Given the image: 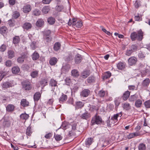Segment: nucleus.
Returning a JSON list of instances; mask_svg holds the SVG:
<instances>
[{
    "label": "nucleus",
    "instance_id": "f257e3e1",
    "mask_svg": "<svg viewBox=\"0 0 150 150\" xmlns=\"http://www.w3.org/2000/svg\"><path fill=\"white\" fill-rule=\"evenodd\" d=\"M144 32L141 29H140L137 32H133L131 33L130 38L133 41L137 40L139 41H141L143 38Z\"/></svg>",
    "mask_w": 150,
    "mask_h": 150
},
{
    "label": "nucleus",
    "instance_id": "f03ea898",
    "mask_svg": "<svg viewBox=\"0 0 150 150\" xmlns=\"http://www.w3.org/2000/svg\"><path fill=\"white\" fill-rule=\"evenodd\" d=\"M68 25L69 26L72 25V27L74 28L76 27L77 28H79L82 27L83 24L81 21H77L76 19L73 18L72 20L69 19Z\"/></svg>",
    "mask_w": 150,
    "mask_h": 150
},
{
    "label": "nucleus",
    "instance_id": "7ed1b4c3",
    "mask_svg": "<svg viewBox=\"0 0 150 150\" xmlns=\"http://www.w3.org/2000/svg\"><path fill=\"white\" fill-rule=\"evenodd\" d=\"M102 119L101 117L98 115L97 113L92 118L91 123L92 125L96 124H100L102 122Z\"/></svg>",
    "mask_w": 150,
    "mask_h": 150
},
{
    "label": "nucleus",
    "instance_id": "20e7f679",
    "mask_svg": "<svg viewBox=\"0 0 150 150\" xmlns=\"http://www.w3.org/2000/svg\"><path fill=\"white\" fill-rule=\"evenodd\" d=\"M22 88L25 91H29L32 88L31 84L29 81H24L22 82Z\"/></svg>",
    "mask_w": 150,
    "mask_h": 150
},
{
    "label": "nucleus",
    "instance_id": "39448f33",
    "mask_svg": "<svg viewBox=\"0 0 150 150\" xmlns=\"http://www.w3.org/2000/svg\"><path fill=\"white\" fill-rule=\"evenodd\" d=\"M12 119L11 117H5L3 123V125L4 127H9L11 123Z\"/></svg>",
    "mask_w": 150,
    "mask_h": 150
},
{
    "label": "nucleus",
    "instance_id": "423d86ee",
    "mask_svg": "<svg viewBox=\"0 0 150 150\" xmlns=\"http://www.w3.org/2000/svg\"><path fill=\"white\" fill-rule=\"evenodd\" d=\"M147 50L146 49L142 50L139 52L138 54V57L142 60L145 59L146 55L147 54Z\"/></svg>",
    "mask_w": 150,
    "mask_h": 150
},
{
    "label": "nucleus",
    "instance_id": "0eeeda50",
    "mask_svg": "<svg viewBox=\"0 0 150 150\" xmlns=\"http://www.w3.org/2000/svg\"><path fill=\"white\" fill-rule=\"evenodd\" d=\"M14 86L13 83L11 82L6 81L2 83L1 86L3 88L7 89Z\"/></svg>",
    "mask_w": 150,
    "mask_h": 150
},
{
    "label": "nucleus",
    "instance_id": "6e6552de",
    "mask_svg": "<svg viewBox=\"0 0 150 150\" xmlns=\"http://www.w3.org/2000/svg\"><path fill=\"white\" fill-rule=\"evenodd\" d=\"M23 12L25 13L29 12L32 9V6L29 4H25L22 8Z\"/></svg>",
    "mask_w": 150,
    "mask_h": 150
},
{
    "label": "nucleus",
    "instance_id": "1a4fd4ad",
    "mask_svg": "<svg viewBox=\"0 0 150 150\" xmlns=\"http://www.w3.org/2000/svg\"><path fill=\"white\" fill-rule=\"evenodd\" d=\"M137 59L135 57H131L128 60V64L129 65H135L137 62Z\"/></svg>",
    "mask_w": 150,
    "mask_h": 150
},
{
    "label": "nucleus",
    "instance_id": "9d476101",
    "mask_svg": "<svg viewBox=\"0 0 150 150\" xmlns=\"http://www.w3.org/2000/svg\"><path fill=\"white\" fill-rule=\"evenodd\" d=\"M74 105L75 106V109L78 110L81 109L83 107L84 103L81 101H77L75 102V105Z\"/></svg>",
    "mask_w": 150,
    "mask_h": 150
},
{
    "label": "nucleus",
    "instance_id": "9b49d317",
    "mask_svg": "<svg viewBox=\"0 0 150 150\" xmlns=\"http://www.w3.org/2000/svg\"><path fill=\"white\" fill-rule=\"evenodd\" d=\"M90 93V91L87 89L83 90L81 93V96L83 97H87Z\"/></svg>",
    "mask_w": 150,
    "mask_h": 150
},
{
    "label": "nucleus",
    "instance_id": "f8f14e48",
    "mask_svg": "<svg viewBox=\"0 0 150 150\" xmlns=\"http://www.w3.org/2000/svg\"><path fill=\"white\" fill-rule=\"evenodd\" d=\"M126 66V64L125 62H120L117 65V68L120 70H122L125 69Z\"/></svg>",
    "mask_w": 150,
    "mask_h": 150
},
{
    "label": "nucleus",
    "instance_id": "ddd939ff",
    "mask_svg": "<svg viewBox=\"0 0 150 150\" xmlns=\"http://www.w3.org/2000/svg\"><path fill=\"white\" fill-rule=\"evenodd\" d=\"M32 27L31 24L30 23L26 22L23 25L22 28L24 29L28 30L31 29Z\"/></svg>",
    "mask_w": 150,
    "mask_h": 150
},
{
    "label": "nucleus",
    "instance_id": "4468645a",
    "mask_svg": "<svg viewBox=\"0 0 150 150\" xmlns=\"http://www.w3.org/2000/svg\"><path fill=\"white\" fill-rule=\"evenodd\" d=\"M140 135V133L139 132H135L134 133H131L129 134L127 136V138L128 139H130L132 138H134L136 137L139 136Z\"/></svg>",
    "mask_w": 150,
    "mask_h": 150
},
{
    "label": "nucleus",
    "instance_id": "2eb2a0df",
    "mask_svg": "<svg viewBox=\"0 0 150 150\" xmlns=\"http://www.w3.org/2000/svg\"><path fill=\"white\" fill-rule=\"evenodd\" d=\"M130 93V92L127 91H125L123 93L122 97L123 100H126L129 98Z\"/></svg>",
    "mask_w": 150,
    "mask_h": 150
},
{
    "label": "nucleus",
    "instance_id": "dca6fc26",
    "mask_svg": "<svg viewBox=\"0 0 150 150\" xmlns=\"http://www.w3.org/2000/svg\"><path fill=\"white\" fill-rule=\"evenodd\" d=\"M6 111L9 112L13 111L15 109V106L13 104H10L7 105L6 107Z\"/></svg>",
    "mask_w": 150,
    "mask_h": 150
},
{
    "label": "nucleus",
    "instance_id": "f3484780",
    "mask_svg": "<svg viewBox=\"0 0 150 150\" xmlns=\"http://www.w3.org/2000/svg\"><path fill=\"white\" fill-rule=\"evenodd\" d=\"M44 21L42 18L38 19L36 23V25L38 27H42L44 24Z\"/></svg>",
    "mask_w": 150,
    "mask_h": 150
},
{
    "label": "nucleus",
    "instance_id": "a211bd4d",
    "mask_svg": "<svg viewBox=\"0 0 150 150\" xmlns=\"http://www.w3.org/2000/svg\"><path fill=\"white\" fill-rule=\"evenodd\" d=\"M75 62L76 64L80 63L82 60L81 56L79 54H76L75 57Z\"/></svg>",
    "mask_w": 150,
    "mask_h": 150
},
{
    "label": "nucleus",
    "instance_id": "6ab92c4d",
    "mask_svg": "<svg viewBox=\"0 0 150 150\" xmlns=\"http://www.w3.org/2000/svg\"><path fill=\"white\" fill-rule=\"evenodd\" d=\"M57 61L58 60L56 58L52 57L50 58L49 62L50 65L53 66L56 64Z\"/></svg>",
    "mask_w": 150,
    "mask_h": 150
},
{
    "label": "nucleus",
    "instance_id": "aec40b11",
    "mask_svg": "<svg viewBox=\"0 0 150 150\" xmlns=\"http://www.w3.org/2000/svg\"><path fill=\"white\" fill-rule=\"evenodd\" d=\"M67 96L66 95L62 93L61 96L59 99V102L60 103H63V102L66 101L67 100Z\"/></svg>",
    "mask_w": 150,
    "mask_h": 150
},
{
    "label": "nucleus",
    "instance_id": "412c9836",
    "mask_svg": "<svg viewBox=\"0 0 150 150\" xmlns=\"http://www.w3.org/2000/svg\"><path fill=\"white\" fill-rule=\"evenodd\" d=\"M150 83V79L149 78H146L144 79L142 83V86L144 87H148Z\"/></svg>",
    "mask_w": 150,
    "mask_h": 150
},
{
    "label": "nucleus",
    "instance_id": "4be33fe9",
    "mask_svg": "<svg viewBox=\"0 0 150 150\" xmlns=\"http://www.w3.org/2000/svg\"><path fill=\"white\" fill-rule=\"evenodd\" d=\"M90 74V71L89 70H86L83 71L81 74V77L84 79L87 78L89 76Z\"/></svg>",
    "mask_w": 150,
    "mask_h": 150
},
{
    "label": "nucleus",
    "instance_id": "5701e85b",
    "mask_svg": "<svg viewBox=\"0 0 150 150\" xmlns=\"http://www.w3.org/2000/svg\"><path fill=\"white\" fill-rule=\"evenodd\" d=\"M41 96V93L39 92L35 93L34 95L33 98L35 101H38Z\"/></svg>",
    "mask_w": 150,
    "mask_h": 150
},
{
    "label": "nucleus",
    "instance_id": "b1692460",
    "mask_svg": "<svg viewBox=\"0 0 150 150\" xmlns=\"http://www.w3.org/2000/svg\"><path fill=\"white\" fill-rule=\"evenodd\" d=\"M21 104L23 107H25L29 105V103L26 99H23L21 101Z\"/></svg>",
    "mask_w": 150,
    "mask_h": 150
},
{
    "label": "nucleus",
    "instance_id": "393cba45",
    "mask_svg": "<svg viewBox=\"0 0 150 150\" xmlns=\"http://www.w3.org/2000/svg\"><path fill=\"white\" fill-rule=\"evenodd\" d=\"M50 10V7L48 6H44L42 9V12L45 14H47Z\"/></svg>",
    "mask_w": 150,
    "mask_h": 150
},
{
    "label": "nucleus",
    "instance_id": "a878e982",
    "mask_svg": "<svg viewBox=\"0 0 150 150\" xmlns=\"http://www.w3.org/2000/svg\"><path fill=\"white\" fill-rule=\"evenodd\" d=\"M138 96L136 94H135L133 95H131L129 98V100L130 102H134L135 100H136L138 98Z\"/></svg>",
    "mask_w": 150,
    "mask_h": 150
},
{
    "label": "nucleus",
    "instance_id": "bb28decb",
    "mask_svg": "<svg viewBox=\"0 0 150 150\" xmlns=\"http://www.w3.org/2000/svg\"><path fill=\"white\" fill-rule=\"evenodd\" d=\"M90 117V113L86 112L83 114L81 116V117L83 119L87 120Z\"/></svg>",
    "mask_w": 150,
    "mask_h": 150
},
{
    "label": "nucleus",
    "instance_id": "cd10ccee",
    "mask_svg": "<svg viewBox=\"0 0 150 150\" xmlns=\"http://www.w3.org/2000/svg\"><path fill=\"white\" fill-rule=\"evenodd\" d=\"M70 65L69 64H67L62 67V69L63 71L66 72L69 71L70 69Z\"/></svg>",
    "mask_w": 150,
    "mask_h": 150
},
{
    "label": "nucleus",
    "instance_id": "c85d7f7f",
    "mask_svg": "<svg viewBox=\"0 0 150 150\" xmlns=\"http://www.w3.org/2000/svg\"><path fill=\"white\" fill-rule=\"evenodd\" d=\"M20 71V68L18 66L14 67L12 69V72L14 74H16L18 73Z\"/></svg>",
    "mask_w": 150,
    "mask_h": 150
},
{
    "label": "nucleus",
    "instance_id": "c756f323",
    "mask_svg": "<svg viewBox=\"0 0 150 150\" xmlns=\"http://www.w3.org/2000/svg\"><path fill=\"white\" fill-rule=\"evenodd\" d=\"M57 82L53 79H51L50 81L49 85L51 86H57Z\"/></svg>",
    "mask_w": 150,
    "mask_h": 150
},
{
    "label": "nucleus",
    "instance_id": "7c9ffc66",
    "mask_svg": "<svg viewBox=\"0 0 150 150\" xmlns=\"http://www.w3.org/2000/svg\"><path fill=\"white\" fill-rule=\"evenodd\" d=\"M142 104V101L140 99L137 100L135 102V105L137 108H140Z\"/></svg>",
    "mask_w": 150,
    "mask_h": 150
},
{
    "label": "nucleus",
    "instance_id": "2f4dec72",
    "mask_svg": "<svg viewBox=\"0 0 150 150\" xmlns=\"http://www.w3.org/2000/svg\"><path fill=\"white\" fill-rule=\"evenodd\" d=\"M139 69L143 71V73L146 74V69L145 68V65L142 64H139Z\"/></svg>",
    "mask_w": 150,
    "mask_h": 150
},
{
    "label": "nucleus",
    "instance_id": "473e14b6",
    "mask_svg": "<svg viewBox=\"0 0 150 150\" xmlns=\"http://www.w3.org/2000/svg\"><path fill=\"white\" fill-rule=\"evenodd\" d=\"M43 35V37H46L49 36H51V31L49 30H45L42 32Z\"/></svg>",
    "mask_w": 150,
    "mask_h": 150
},
{
    "label": "nucleus",
    "instance_id": "72a5a7b5",
    "mask_svg": "<svg viewBox=\"0 0 150 150\" xmlns=\"http://www.w3.org/2000/svg\"><path fill=\"white\" fill-rule=\"evenodd\" d=\"M123 108L126 110H128L131 109V106L129 103H126L123 104Z\"/></svg>",
    "mask_w": 150,
    "mask_h": 150
},
{
    "label": "nucleus",
    "instance_id": "f704fd0d",
    "mask_svg": "<svg viewBox=\"0 0 150 150\" xmlns=\"http://www.w3.org/2000/svg\"><path fill=\"white\" fill-rule=\"evenodd\" d=\"M138 149L139 150H146V146L145 144L143 143H141L139 144Z\"/></svg>",
    "mask_w": 150,
    "mask_h": 150
},
{
    "label": "nucleus",
    "instance_id": "c9c22d12",
    "mask_svg": "<svg viewBox=\"0 0 150 150\" xmlns=\"http://www.w3.org/2000/svg\"><path fill=\"white\" fill-rule=\"evenodd\" d=\"M138 46L136 44H133L129 48L133 52L136 51L138 49Z\"/></svg>",
    "mask_w": 150,
    "mask_h": 150
},
{
    "label": "nucleus",
    "instance_id": "e433bc0d",
    "mask_svg": "<svg viewBox=\"0 0 150 150\" xmlns=\"http://www.w3.org/2000/svg\"><path fill=\"white\" fill-rule=\"evenodd\" d=\"M111 76V73L109 71H107L104 74L103 76V79L105 80L106 79L109 78Z\"/></svg>",
    "mask_w": 150,
    "mask_h": 150
},
{
    "label": "nucleus",
    "instance_id": "4c0bfd02",
    "mask_svg": "<svg viewBox=\"0 0 150 150\" xmlns=\"http://www.w3.org/2000/svg\"><path fill=\"white\" fill-rule=\"evenodd\" d=\"M93 142V139L92 138H88L86 140L85 144L87 146H89Z\"/></svg>",
    "mask_w": 150,
    "mask_h": 150
},
{
    "label": "nucleus",
    "instance_id": "58836bf2",
    "mask_svg": "<svg viewBox=\"0 0 150 150\" xmlns=\"http://www.w3.org/2000/svg\"><path fill=\"white\" fill-rule=\"evenodd\" d=\"M20 118L22 120H26L29 117V115L25 113H22L20 116Z\"/></svg>",
    "mask_w": 150,
    "mask_h": 150
},
{
    "label": "nucleus",
    "instance_id": "ea45409f",
    "mask_svg": "<svg viewBox=\"0 0 150 150\" xmlns=\"http://www.w3.org/2000/svg\"><path fill=\"white\" fill-rule=\"evenodd\" d=\"M8 57L9 58L11 59L14 56V52L12 50H10L8 52Z\"/></svg>",
    "mask_w": 150,
    "mask_h": 150
},
{
    "label": "nucleus",
    "instance_id": "a19ab883",
    "mask_svg": "<svg viewBox=\"0 0 150 150\" xmlns=\"http://www.w3.org/2000/svg\"><path fill=\"white\" fill-rule=\"evenodd\" d=\"M47 22L50 25L53 24L55 23V19L52 17H50L47 19Z\"/></svg>",
    "mask_w": 150,
    "mask_h": 150
},
{
    "label": "nucleus",
    "instance_id": "79ce46f5",
    "mask_svg": "<svg viewBox=\"0 0 150 150\" xmlns=\"http://www.w3.org/2000/svg\"><path fill=\"white\" fill-rule=\"evenodd\" d=\"M20 41V38L18 36H15L13 38V43L15 44H17L19 43Z\"/></svg>",
    "mask_w": 150,
    "mask_h": 150
},
{
    "label": "nucleus",
    "instance_id": "37998d69",
    "mask_svg": "<svg viewBox=\"0 0 150 150\" xmlns=\"http://www.w3.org/2000/svg\"><path fill=\"white\" fill-rule=\"evenodd\" d=\"M41 11L38 9H35L33 12L32 14L35 16H38L40 14Z\"/></svg>",
    "mask_w": 150,
    "mask_h": 150
},
{
    "label": "nucleus",
    "instance_id": "c03bdc74",
    "mask_svg": "<svg viewBox=\"0 0 150 150\" xmlns=\"http://www.w3.org/2000/svg\"><path fill=\"white\" fill-rule=\"evenodd\" d=\"M39 57V54L37 52H35L32 55V58L33 60L37 59Z\"/></svg>",
    "mask_w": 150,
    "mask_h": 150
},
{
    "label": "nucleus",
    "instance_id": "a18cd8bd",
    "mask_svg": "<svg viewBox=\"0 0 150 150\" xmlns=\"http://www.w3.org/2000/svg\"><path fill=\"white\" fill-rule=\"evenodd\" d=\"M25 57L24 55H22L21 57H18L17 59V62L18 63L22 64L24 61Z\"/></svg>",
    "mask_w": 150,
    "mask_h": 150
},
{
    "label": "nucleus",
    "instance_id": "49530a36",
    "mask_svg": "<svg viewBox=\"0 0 150 150\" xmlns=\"http://www.w3.org/2000/svg\"><path fill=\"white\" fill-rule=\"evenodd\" d=\"M141 2L140 0H137L134 3V5L136 8L137 9L141 6Z\"/></svg>",
    "mask_w": 150,
    "mask_h": 150
},
{
    "label": "nucleus",
    "instance_id": "de8ad7c7",
    "mask_svg": "<svg viewBox=\"0 0 150 150\" xmlns=\"http://www.w3.org/2000/svg\"><path fill=\"white\" fill-rule=\"evenodd\" d=\"M54 49L55 51H57L60 48V44L58 42H56L54 46Z\"/></svg>",
    "mask_w": 150,
    "mask_h": 150
},
{
    "label": "nucleus",
    "instance_id": "09e8293b",
    "mask_svg": "<svg viewBox=\"0 0 150 150\" xmlns=\"http://www.w3.org/2000/svg\"><path fill=\"white\" fill-rule=\"evenodd\" d=\"M47 79H42L40 81V83L42 85L45 86L47 85Z\"/></svg>",
    "mask_w": 150,
    "mask_h": 150
},
{
    "label": "nucleus",
    "instance_id": "8fccbe9b",
    "mask_svg": "<svg viewBox=\"0 0 150 150\" xmlns=\"http://www.w3.org/2000/svg\"><path fill=\"white\" fill-rule=\"evenodd\" d=\"M54 137L57 141H59L62 140L63 138L62 137L61 135L58 134H54Z\"/></svg>",
    "mask_w": 150,
    "mask_h": 150
},
{
    "label": "nucleus",
    "instance_id": "3c124183",
    "mask_svg": "<svg viewBox=\"0 0 150 150\" xmlns=\"http://www.w3.org/2000/svg\"><path fill=\"white\" fill-rule=\"evenodd\" d=\"M71 75L74 77H77L79 75L78 71L76 69L73 70L71 71Z\"/></svg>",
    "mask_w": 150,
    "mask_h": 150
},
{
    "label": "nucleus",
    "instance_id": "603ef678",
    "mask_svg": "<svg viewBox=\"0 0 150 150\" xmlns=\"http://www.w3.org/2000/svg\"><path fill=\"white\" fill-rule=\"evenodd\" d=\"M38 71L37 70L32 71L31 74V77L33 78L37 77L38 76Z\"/></svg>",
    "mask_w": 150,
    "mask_h": 150
},
{
    "label": "nucleus",
    "instance_id": "864d4df0",
    "mask_svg": "<svg viewBox=\"0 0 150 150\" xmlns=\"http://www.w3.org/2000/svg\"><path fill=\"white\" fill-rule=\"evenodd\" d=\"M73 59V56L71 54H69L68 56H66L65 58V60L67 62L71 61Z\"/></svg>",
    "mask_w": 150,
    "mask_h": 150
},
{
    "label": "nucleus",
    "instance_id": "5fc2aeb1",
    "mask_svg": "<svg viewBox=\"0 0 150 150\" xmlns=\"http://www.w3.org/2000/svg\"><path fill=\"white\" fill-rule=\"evenodd\" d=\"M95 77L93 76L89 77L87 79V82L88 83H91L95 81Z\"/></svg>",
    "mask_w": 150,
    "mask_h": 150
},
{
    "label": "nucleus",
    "instance_id": "6e6d98bb",
    "mask_svg": "<svg viewBox=\"0 0 150 150\" xmlns=\"http://www.w3.org/2000/svg\"><path fill=\"white\" fill-rule=\"evenodd\" d=\"M77 124L78 123H76L74 122L71 123V125L72 127V129H73V130H76Z\"/></svg>",
    "mask_w": 150,
    "mask_h": 150
},
{
    "label": "nucleus",
    "instance_id": "4d7b16f0",
    "mask_svg": "<svg viewBox=\"0 0 150 150\" xmlns=\"http://www.w3.org/2000/svg\"><path fill=\"white\" fill-rule=\"evenodd\" d=\"M15 21L12 19H10L8 21V23L10 27H13L14 25Z\"/></svg>",
    "mask_w": 150,
    "mask_h": 150
},
{
    "label": "nucleus",
    "instance_id": "13d9d810",
    "mask_svg": "<svg viewBox=\"0 0 150 150\" xmlns=\"http://www.w3.org/2000/svg\"><path fill=\"white\" fill-rule=\"evenodd\" d=\"M128 89L130 91H134V90H137V86L136 87L134 85H129L128 86Z\"/></svg>",
    "mask_w": 150,
    "mask_h": 150
},
{
    "label": "nucleus",
    "instance_id": "bf43d9fd",
    "mask_svg": "<svg viewBox=\"0 0 150 150\" xmlns=\"http://www.w3.org/2000/svg\"><path fill=\"white\" fill-rule=\"evenodd\" d=\"M7 28L5 26H2L0 28V31L1 33H5L7 31Z\"/></svg>",
    "mask_w": 150,
    "mask_h": 150
},
{
    "label": "nucleus",
    "instance_id": "052dcab7",
    "mask_svg": "<svg viewBox=\"0 0 150 150\" xmlns=\"http://www.w3.org/2000/svg\"><path fill=\"white\" fill-rule=\"evenodd\" d=\"M105 94V91L103 90L99 91L98 95L100 97H103Z\"/></svg>",
    "mask_w": 150,
    "mask_h": 150
},
{
    "label": "nucleus",
    "instance_id": "680f3d73",
    "mask_svg": "<svg viewBox=\"0 0 150 150\" xmlns=\"http://www.w3.org/2000/svg\"><path fill=\"white\" fill-rule=\"evenodd\" d=\"M32 133V132L31 130L30 127H28L27 129L26 132V134L27 135L29 136H30L31 134Z\"/></svg>",
    "mask_w": 150,
    "mask_h": 150
},
{
    "label": "nucleus",
    "instance_id": "e2e57ef3",
    "mask_svg": "<svg viewBox=\"0 0 150 150\" xmlns=\"http://www.w3.org/2000/svg\"><path fill=\"white\" fill-rule=\"evenodd\" d=\"M20 16V14L17 11H15L14 12L13 15V17L14 18L16 19L18 18Z\"/></svg>",
    "mask_w": 150,
    "mask_h": 150
},
{
    "label": "nucleus",
    "instance_id": "0e129e2a",
    "mask_svg": "<svg viewBox=\"0 0 150 150\" xmlns=\"http://www.w3.org/2000/svg\"><path fill=\"white\" fill-rule=\"evenodd\" d=\"M36 42L35 41H33L30 44V47L32 50H35L37 47L36 45Z\"/></svg>",
    "mask_w": 150,
    "mask_h": 150
},
{
    "label": "nucleus",
    "instance_id": "69168bd1",
    "mask_svg": "<svg viewBox=\"0 0 150 150\" xmlns=\"http://www.w3.org/2000/svg\"><path fill=\"white\" fill-rule=\"evenodd\" d=\"M44 39L47 42H49L51 41L52 40V37L51 36L46 37H43Z\"/></svg>",
    "mask_w": 150,
    "mask_h": 150
},
{
    "label": "nucleus",
    "instance_id": "338daca9",
    "mask_svg": "<svg viewBox=\"0 0 150 150\" xmlns=\"http://www.w3.org/2000/svg\"><path fill=\"white\" fill-rule=\"evenodd\" d=\"M54 101L53 98L50 99L47 102L46 104L48 106H52Z\"/></svg>",
    "mask_w": 150,
    "mask_h": 150
},
{
    "label": "nucleus",
    "instance_id": "774afa93",
    "mask_svg": "<svg viewBox=\"0 0 150 150\" xmlns=\"http://www.w3.org/2000/svg\"><path fill=\"white\" fill-rule=\"evenodd\" d=\"M144 105L146 108H150V100H148L146 101L144 103Z\"/></svg>",
    "mask_w": 150,
    "mask_h": 150
}]
</instances>
